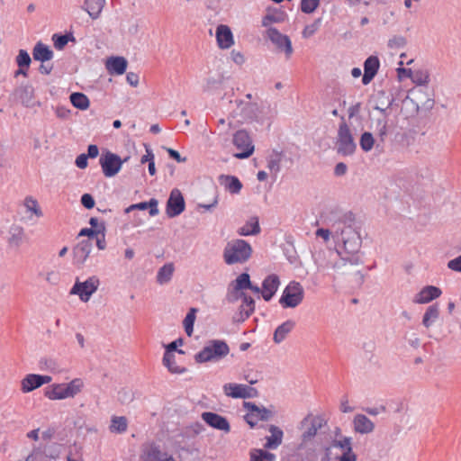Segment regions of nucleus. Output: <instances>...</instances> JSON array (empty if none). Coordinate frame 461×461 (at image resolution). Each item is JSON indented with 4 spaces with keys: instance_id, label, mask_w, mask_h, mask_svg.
<instances>
[{
    "instance_id": "obj_61",
    "label": "nucleus",
    "mask_w": 461,
    "mask_h": 461,
    "mask_svg": "<svg viewBox=\"0 0 461 461\" xmlns=\"http://www.w3.org/2000/svg\"><path fill=\"white\" fill-rule=\"evenodd\" d=\"M317 237H321L324 240L325 242L330 240V236L334 239V231L333 229L329 227L328 229H318L315 232Z\"/></svg>"
},
{
    "instance_id": "obj_12",
    "label": "nucleus",
    "mask_w": 461,
    "mask_h": 461,
    "mask_svg": "<svg viewBox=\"0 0 461 461\" xmlns=\"http://www.w3.org/2000/svg\"><path fill=\"white\" fill-rule=\"evenodd\" d=\"M99 163L104 175L106 177H112L121 170L123 161L117 154L106 151L101 156Z\"/></svg>"
},
{
    "instance_id": "obj_25",
    "label": "nucleus",
    "mask_w": 461,
    "mask_h": 461,
    "mask_svg": "<svg viewBox=\"0 0 461 461\" xmlns=\"http://www.w3.org/2000/svg\"><path fill=\"white\" fill-rule=\"evenodd\" d=\"M27 237L24 229L19 225H13L9 230L8 244L12 248L18 249L26 241Z\"/></svg>"
},
{
    "instance_id": "obj_48",
    "label": "nucleus",
    "mask_w": 461,
    "mask_h": 461,
    "mask_svg": "<svg viewBox=\"0 0 461 461\" xmlns=\"http://www.w3.org/2000/svg\"><path fill=\"white\" fill-rule=\"evenodd\" d=\"M359 145L365 152L372 150L375 145V138L373 134L369 131L363 132L360 137Z\"/></svg>"
},
{
    "instance_id": "obj_20",
    "label": "nucleus",
    "mask_w": 461,
    "mask_h": 461,
    "mask_svg": "<svg viewBox=\"0 0 461 461\" xmlns=\"http://www.w3.org/2000/svg\"><path fill=\"white\" fill-rule=\"evenodd\" d=\"M143 461H176L167 452L160 449L159 446L151 444L144 452Z\"/></svg>"
},
{
    "instance_id": "obj_10",
    "label": "nucleus",
    "mask_w": 461,
    "mask_h": 461,
    "mask_svg": "<svg viewBox=\"0 0 461 461\" xmlns=\"http://www.w3.org/2000/svg\"><path fill=\"white\" fill-rule=\"evenodd\" d=\"M99 283V279L95 276H90L84 282L77 280L73 285L70 294L78 295L82 302L86 303L91 295L96 292Z\"/></svg>"
},
{
    "instance_id": "obj_45",
    "label": "nucleus",
    "mask_w": 461,
    "mask_h": 461,
    "mask_svg": "<svg viewBox=\"0 0 461 461\" xmlns=\"http://www.w3.org/2000/svg\"><path fill=\"white\" fill-rule=\"evenodd\" d=\"M281 153L277 151H274L272 155H270L267 160V168L270 170L272 174L275 176L277 175L281 169Z\"/></svg>"
},
{
    "instance_id": "obj_51",
    "label": "nucleus",
    "mask_w": 461,
    "mask_h": 461,
    "mask_svg": "<svg viewBox=\"0 0 461 461\" xmlns=\"http://www.w3.org/2000/svg\"><path fill=\"white\" fill-rule=\"evenodd\" d=\"M103 231H105L104 222H101L99 225V228H97V229H92V228L82 229L79 231L78 236H87L88 238H93V237L98 236L99 233H102Z\"/></svg>"
},
{
    "instance_id": "obj_26",
    "label": "nucleus",
    "mask_w": 461,
    "mask_h": 461,
    "mask_svg": "<svg viewBox=\"0 0 461 461\" xmlns=\"http://www.w3.org/2000/svg\"><path fill=\"white\" fill-rule=\"evenodd\" d=\"M45 396L50 400H63L67 398H71L67 387L66 384H53L50 387L45 389L44 393Z\"/></svg>"
},
{
    "instance_id": "obj_30",
    "label": "nucleus",
    "mask_w": 461,
    "mask_h": 461,
    "mask_svg": "<svg viewBox=\"0 0 461 461\" xmlns=\"http://www.w3.org/2000/svg\"><path fill=\"white\" fill-rule=\"evenodd\" d=\"M294 326L295 321L293 320H287L279 325L274 332L273 340L275 343L280 344L283 342L287 335L294 330Z\"/></svg>"
},
{
    "instance_id": "obj_35",
    "label": "nucleus",
    "mask_w": 461,
    "mask_h": 461,
    "mask_svg": "<svg viewBox=\"0 0 461 461\" xmlns=\"http://www.w3.org/2000/svg\"><path fill=\"white\" fill-rule=\"evenodd\" d=\"M388 116L379 115L377 118L372 120L375 124L376 134L381 142H384L388 133Z\"/></svg>"
},
{
    "instance_id": "obj_6",
    "label": "nucleus",
    "mask_w": 461,
    "mask_h": 461,
    "mask_svg": "<svg viewBox=\"0 0 461 461\" xmlns=\"http://www.w3.org/2000/svg\"><path fill=\"white\" fill-rule=\"evenodd\" d=\"M303 295L304 292L301 284L293 281L283 291L279 303L283 308H295L303 302Z\"/></svg>"
},
{
    "instance_id": "obj_59",
    "label": "nucleus",
    "mask_w": 461,
    "mask_h": 461,
    "mask_svg": "<svg viewBox=\"0 0 461 461\" xmlns=\"http://www.w3.org/2000/svg\"><path fill=\"white\" fill-rule=\"evenodd\" d=\"M184 344V339L182 338H179L172 342H170L167 347L166 352L173 353V351H176L178 354L184 355L185 351L182 349H177L179 346H182Z\"/></svg>"
},
{
    "instance_id": "obj_9",
    "label": "nucleus",
    "mask_w": 461,
    "mask_h": 461,
    "mask_svg": "<svg viewBox=\"0 0 461 461\" xmlns=\"http://www.w3.org/2000/svg\"><path fill=\"white\" fill-rule=\"evenodd\" d=\"M266 35L280 52H284L285 54L286 59H289L292 56L294 49L292 41L287 35L281 33L275 27H269L267 29Z\"/></svg>"
},
{
    "instance_id": "obj_2",
    "label": "nucleus",
    "mask_w": 461,
    "mask_h": 461,
    "mask_svg": "<svg viewBox=\"0 0 461 461\" xmlns=\"http://www.w3.org/2000/svg\"><path fill=\"white\" fill-rule=\"evenodd\" d=\"M252 252V247L248 241L237 239L227 242L222 257L227 265L244 264L251 258Z\"/></svg>"
},
{
    "instance_id": "obj_28",
    "label": "nucleus",
    "mask_w": 461,
    "mask_h": 461,
    "mask_svg": "<svg viewBox=\"0 0 461 461\" xmlns=\"http://www.w3.org/2000/svg\"><path fill=\"white\" fill-rule=\"evenodd\" d=\"M127 64L123 57H112L107 59L106 68L110 74L122 75L126 71Z\"/></svg>"
},
{
    "instance_id": "obj_58",
    "label": "nucleus",
    "mask_w": 461,
    "mask_h": 461,
    "mask_svg": "<svg viewBox=\"0 0 461 461\" xmlns=\"http://www.w3.org/2000/svg\"><path fill=\"white\" fill-rule=\"evenodd\" d=\"M273 416V412L264 406H261L255 412V417L258 420H268Z\"/></svg>"
},
{
    "instance_id": "obj_36",
    "label": "nucleus",
    "mask_w": 461,
    "mask_h": 461,
    "mask_svg": "<svg viewBox=\"0 0 461 461\" xmlns=\"http://www.w3.org/2000/svg\"><path fill=\"white\" fill-rule=\"evenodd\" d=\"M17 95L22 104L26 107L33 106V87L32 86H23L16 90Z\"/></svg>"
},
{
    "instance_id": "obj_27",
    "label": "nucleus",
    "mask_w": 461,
    "mask_h": 461,
    "mask_svg": "<svg viewBox=\"0 0 461 461\" xmlns=\"http://www.w3.org/2000/svg\"><path fill=\"white\" fill-rule=\"evenodd\" d=\"M104 5L105 0H85L82 9L85 10L92 19L95 20L99 18Z\"/></svg>"
},
{
    "instance_id": "obj_55",
    "label": "nucleus",
    "mask_w": 461,
    "mask_h": 461,
    "mask_svg": "<svg viewBox=\"0 0 461 461\" xmlns=\"http://www.w3.org/2000/svg\"><path fill=\"white\" fill-rule=\"evenodd\" d=\"M411 78L419 86H424L429 83V74L420 70L414 71Z\"/></svg>"
},
{
    "instance_id": "obj_24",
    "label": "nucleus",
    "mask_w": 461,
    "mask_h": 461,
    "mask_svg": "<svg viewBox=\"0 0 461 461\" xmlns=\"http://www.w3.org/2000/svg\"><path fill=\"white\" fill-rule=\"evenodd\" d=\"M354 430L359 434H369L374 431V422L364 414H357L353 419Z\"/></svg>"
},
{
    "instance_id": "obj_34",
    "label": "nucleus",
    "mask_w": 461,
    "mask_h": 461,
    "mask_svg": "<svg viewBox=\"0 0 461 461\" xmlns=\"http://www.w3.org/2000/svg\"><path fill=\"white\" fill-rule=\"evenodd\" d=\"M220 182L230 194H239L242 188L241 182L234 176L221 175Z\"/></svg>"
},
{
    "instance_id": "obj_16",
    "label": "nucleus",
    "mask_w": 461,
    "mask_h": 461,
    "mask_svg": "<svg viewBox=\"0 0 461 461\" xmlns=\"http://www.w3.org/2000/svg\"><path fill=\"white\" fill-rule=\"evenodd\" d=\"M93 244L89 240L78 242L73 249L74 264L81 267L92 251Z\"/></svg>"
},
{
    "instance_id": "obj_33",
    "label": "nucleus",
    "mask_w": 461,
    "mask_h": 461,
    "mask_svg": "<svg viewBox=\"0 0 461 461\" xmlns=\"http://www.w3.org/2000/svg\"><path fill=\"white\" fill-rule=\"evenodd\" d=\"M439 314L440 311L438 304L429 305L423 314L422 325L427 329L430 328L438 320Z\"/></svg>"
},
{
    "instance_id": "obj_31",
    "label": "nucleus",
    "mask_w": 461,
    "mask_h": 461,
    "mask_svg": "<svg viewBox=\"0 0 461 461\" xmlns=\"http://www.w3.org/2000/svg\"><path fill=\"white\" fill-rule=\"evenodd\" d=\"M32 56L35 60L41 62H46L53 58V51L49 46L40 42H37L32 50Z\"/></svg>"
},
{
    "instance_id": "obj_54",
    "label": "nucleus",
    "mask_w": 461,
    "mask_h": 461,
    "mask_svg": "<svg viewBox=\"0 0 461 461\" xmlns=\"http://www.w3.org/2000/svg\"><path fill=\"white\" fill-rule=\"evenodd\" d=\"M321 24V18H318L312 23L306 25L303 32V37L309 38L312 36L319 30Z\"/></svg>"
},
{
    "instance_id": "obj_47",
    "label": "nucleus",
    "mask_w": 461,
    "mask_h": 461,
    "mask_svg": "<svg viewBox=\"0 0 461 461\" xmlns=\"http://www.w3.org/2000/svg\"><path fill=\"white\" fill-rule=\"evenodd\" d=\"M276 456L267 450L255 449L250 454V461H275Z\"/></svg>"
},
{
    "instance_id": "obj_60",
    "label": "nucleus",
    "mask_w": 461,
    "mask_h": 461,
    "mask_svg": "<svg viewBox=\"0 0 461 461\" xmlns=\"http://www.w3.org/2000/svg\"><path fill=\"white\" fill-rule=\"evenodd\" d=\"M118 400L122 403H129L133 400V393L131 390L122 389L118 393Z\"/></svg>"
},
{
    "instance_id": "obj_52",
    "label": "nucleus",
    "mask_w": 461,
    "mask_h": 461,
    "mask_svg": "<svg viewBox=\"0 0 461 461\" xmlns=\"http://www.w3.org/2000/svg\"><path fill=\"white\" fill-rule=\"evenodd\" d=\"M320 0H302L301 10L304 14L313 13L319 6Z\"/></svg>"
},
{
    "instance_id": "obj_13",
    "label": "nucleus",
    "mask_w": 461,
    "mask_h": 461,
    "mask_svg": "<svg viewBox=\"0 0 461 461\" xmlns=\"http://www.w3.org/2000/svg\"><path fill=\"white\" fill-rule=\"evenodd\" d=\"M185 209V202L182 193L174 188L169 194L166 204V214L168 218L180 215Z\"/></svg>"
},
{
    "instance_id": "obj_38",
    "label": "nucleus",
    "mask_w": 461,
    "mask_h": 461,
    "mask_svg": "<svg viewBox=\"0 0 461 461\" xmlns=\"http://www.w3.org/2000/svg\"><path fill=\"white\" fill-rule=\"evenodd\" d=\"M23 393H30L39 387L41 384L39 382V375L30 374L27 375L21 382Z\"/></svg>"
},
{
    "instance_id": "obj_57",
    "label": "nucleus",
    "mask_w": 461,
    "mask_h": 461,
    "mask_svg": "<svg viewBox=\"0 0 461 461\" xmlns=\"http://www.w3.org/2000/svg\"><path fill=\"white\" fill-rule=\"evenodd\" d=\"M69 36L68 35H59V34H54L52 36V40L54 41V47L57 50H62L64 47L68 44L69 41Z\"/></svg>"
},
{
    "instance_id": "obj_46",
    "label": "nucleus",
    "mask_w": 461,
    "mask_h": 461,
    "mask_svg": "<svg viewBox=\"0 0 461 461\" xmlns=\"http://www.w3.org/2000/svg\"><path fill=\"white\" fill-rule=\"evenodd\" d=\"M84 381L81 378H75L69 383L66 384L67 390L71 398L77 395L84 388Z\"/></svg>"
},
{
    "instance_id": "obj_44",
    "label": "nucleus",
    "mask_w": 461,
    "mask_h": 461,
    "mask_svg": "<svg viewBox=\"0 0 461 461\" xmlns=\"http://www.w3.org/2000/svg\"><path fill=\"white\" fill-rule=\"evenodd\" d=\"M127 427H128V424H127V419L123 416H120V417H113L112 419V423H111V426H110V430L112 432H117V433H122V432H125L127 430Z\"/></svg>"
},
{
    "instance_id": "obj_49",
    "label": "nucleus",
    "mask_w": 461,
    "mask_h": 461,
    "mask_svg": "<svg viewBox=\"0 0 461 461\" xmlns=\"http://www.w3.org/2000/svg\"><path fill=\"white\" fill-rule=\"evenodd\" d=\"M257 118H251V122H258L263 123L266 119H268L273 116L272 110L270 106L262 105L258 106V110L256 111Z\"/></svg>"
},
{
    "instance_id": "obj_43",
    "label": "nucleus",
    "mask_w": 461,
    "mask_h": 461,
    "mask_svg": "<svg viewBox=\"0 0 461 461\" xmlns=\"http://www.w3.org/2000/svg\"><path fill=\"white\" fill-rule=\"evenodd\" d=\"M196 312H197V309L191 308L183 321L185 331L187 334V336H189V337L193 334V331H194V321H195Z\"/></svg>"
},
{
    "instance_id": "obj_3",
    "label": "nucleus",
    "mask_w": 461,
    "mask_h": 461,
    "mask_svg": "<svg viewBox=\"0 0 461 461\" xmlns=\"http://www.w3.org/2000/svg\"><path fill=\"white\" fill-rule=\"evenodd\" d=\"M230 353L229 345L221 339L208 340L205 346L194 355L196 363L218 362Z\"/></svg>"
},
{
    "instance_id": "obj_7",
    "label": "nucleus",
    "mask_w": 461,
    "mask_h": 461,
    "mask_svg": "<svg viewBox=\"0 0 461 461\" xmlns=\"http://www.w3.org/2000/svg\"><path fill=\"white\" fill-rule=\"evenodd\" d=\"M236 107L230 112V117L237 119L238 122H250L251 118H257L256 111L258 105L256 103L245 102L242 100L235 101Z\"/></svg>"
},
{
    "instance_id": "obj_19",
    "label": "nucleus",
    "mask_w": 461,
    "mask_h": 461,
    "mask_svg": "<svg viewBox=\"0 0 461 461\" xmlns=\"http://www.w3.org/2000/svg\"><path fill=\"white\" fill-rule=\"evenodd\" d=\"M380 68V60L377 56H369L364 62V75L362 83L368 85L375 77Z\"/></svg>"
},
{
    "instance_id": "obj_40",
    "label": "nucleus",
    "mask_w": 461,
    "mask_h": 461,
    "mask_svg": "<svg viewBox=\"0 0 461 461\" xmlns=\"http://www.w3.org/2000/svg\"><path fill=\"white\" fill-rule=\"evenodd\" d=\"M163 364L172 374H182L185 371V368L176 365L175 355L170 352H165Z\"/></svg>"
},
{
    "instance_id": "obj_39",
    "label": "nucleus",
    "mask_w": 461,
    "mask_h": 461,
    "mask_svg": "<svg viewBox=\"0 0 461 461\" xmlns=\"http://www.w3.org/2000/svg\"><path fill=\"white\" fill-rule=\"evenodd\" d=\"M285 14L282 11L268 13L262 18V26L268 29L269 27H272V23H283L285 20Z\"/></svg>"
},
{
    "instance_id": "obj_32",
    "label": "nucleus",
    "mask_w": 461,
    "mask_h": 461,
    "mask_svg": "<svg viewBox=\"0 0 461 461\" xmlns=\"http://www.w3.org/2000/svg\"><path fill=\"white\" fill-rule=\"evenodd\" d=\"M158 202L155 198H151L149 202H141L139 203L131 204L129 207L125 209V212L129 213L130 212L133 210H146L149 209V215L150 216H156L158 214L159 211L158 208Z\"/></svg>"
},
{
    "instance_id": "obj_21",
    "label": "nucleus",
    "mask_w": 461,
    "mask_h": 461,
    "mask_svg": "<svg viewBox=\"0 0 461 461\" xmlns=\"http://www.w3.org/2000/svg\"><path fill=\"white\" fill-rule=\"evenodd\" d=\"M441 290L433 285H427L423 287L415 296L413 302L415 303H429L434 299L438 298L441 295Z\"/></svg>"
},
{
    "instance_id": "obj_4",
    "label": "nucleus",
    "mask_w": 461,
    "mask_h": 461,
    "mask_svg": "<svg viewBox=\"0 0 461 461\" xmlns=\"http://www.w3.org/2000/svg\"><path fill=\"white\" fill-rule=\"evenodd\" d=\"M356 149L357 144L354 140L351 131L347 122H345L344 118H342V121L339 126L337 135V153L343 157L351 156L355 153Z\"/></svg>"
},
{
    "instance_id": "obj_5",
    "label": "nucleus",
    "mask_w": 461,
    "mask_h": 461,
    "mask_svg": "<svg viewBox=\"0 0 461 461\" xmlns=\"http://www.w3.org/2000/svg\"><path fill=\"white\" fill-rule=\"evenodd\" d=\"M327 424L326 420L321 415L308 413L299 423L298 429L302 431L301 439L303 443L312 441L319 429Z\"/></svg>"
},
{
    "instance_id": "obj_64",
    "label": "nucleus",
    "mask_w": 461,
    "mask_h": 461,
    "mask_svg": "<svg viewBox=\"0 0 461 461\" xmlns=\"http://www.w3.org/2000/svg\"><path fill=\"white\" fill-rule=\"evenodd\" d=\"M332 447L331 445L325 446L323 447V455L321 457V461H332L334 460V456H332Z\"/></svg>"
},
{
    "instance_id": "obj_37",
    "label": "nucleus",
    "mask_w": 461,
    "mask_h": 461,
    "mask_svg": "<svg viewBox=\"0 0 461 461\" xmlns=\"http://www.w3.org/2000/svg\"><path fill=\"white\" fill-rule=\"evenodd\" d=\"M260 232L258 219L257 217L251 218L246 222L244 226L239 229L238 233L240 236L257 235Z\"/></svg>"
},
{
    "instance_id": "obj_23",
    "label": "nucleus",
    "mask_w": 461,
    "mask_h": 461,
    "mask_svg": "<svg viewBox=\"0 0 461 461\" xmlns=\"http://www.w3.org/2000/svg\"><path fill=\"white\" fill-rule=\"evenodd\" d=\"M216 40L221 49H229L234 44L232 32L227 25L221 24L217 27Z\"/></svg>"
},
{
    "instance_id": "obj_22",
    "label": "nucleus",
    "mask_w": 461,
    "mask_h": 461,
    "mask_svg": "<svg viewBox=\"0 0 461 461\" xmlns=\"http://www.w3.org/2000/svg\"><path fill=\"white\" fill-rule=\"evenodd\" d=\"M280 285L279 277L276 275L267 276L262 284V297L268 302L274 296Z\"/></svg>"
},
{
    "instance_id": "obj_56",
    "label": "nucleus",
    "mask_w": 461,
    "mask_h": 461,
    "mask_svg": "<svg viewBox=\"0 0 461 461\" xmlns=\"http://www.w3.org/2000/svg\"><path fill=\"white\" fill-rule=\"evenodd\" d=\"M407 41L403 36L396 35L388 41L387 46L390 49H401L406 45Z\"/></svg>"
},
{
    "instance_id": "obj_17",
    "label": "nucleus",
    "mask_w": 461,
    "mask_h": 461,
    "mask_svg": "<svg viewBox=\"0 0 461 461\" xmlns=\"http://www.w3.org/2000/svg\"><path fill=\"white\" fill-rule=\"evenodd\" d=\"M240 298L242 299V303L240 306L239 312L233 317L234 321L237 322H242L247 320L255 310V301L251 296L241 292Z\"/></svg>"
},
{
    "instance_id": "obj_50",
    "label": "nucleus",
    "mask_w": 461,
    "mask_h": 461,
    "mask_svg": "<svg viewBox=\"0 0 461 461\" xmlns=\"http://www.w3.org/2000/svg\"><path fill=\"white\" fill-rule=\"evenodd\" d=\"M24 206L27 211L32 212L36 216L41 217L42 215L39 203L33 197L27 196L24 200Z\"/></svg>"
},
{
    "instance_id": "obj_29",
    "label": "nucleus",
    "mask_w": 461,
    "mask_h": 461,
    "mask_svg": "<svg viewBox=\"0 0 461 461\" xmlns=\"http://www.w3.org/2000/svg\"><path fill=\"white\" fill-rule=\"evenodd\" d=\"M269 432L271 433V436L267 437L265 447L268 449H276L282 444L284 432L280 428L275 425L269 426Z\"/></svg>"
},
{
    "instance_id": "obj_1",
    "label": "nucleus",
    "mask_w": 461,
    "mask_h": 461,
    "mask_svg": "<svg viewBox=\"0 0 461 461\" xmlns=\"http://www.w3.org/2000/svg\"><path fill=\"white\" fill-rule=\"evenodd\" d=\"M326 224L333 229L334 240L341 241L346 252L352 254L349 258H341L332 265L340 274H349V267L359 266L363 261L357 254L362 245V239L357 226L355 215L350 211H331L325 218Z\"/></svg>"
},
{
    "instance_id": "obj_14",
    "label": "nucleus",
    "mask_w": 461,
    "mask_h": 461,
    "mask_svg": "<svg viewBox=\"0 0 461 461\" xmlns=\"http://www.w3.org/2000/svg\"><path fill=\"white\" fill-rule=\"evenodd\" d=\"M224 393L231 398H240V399H247V398H254L257 397L258 393V390L246 385V384H234V383H229L225 384L222 387Z\"/></svg>"
},
{
    "instance_id": "obj_18",
    "label": "nucleus",
    "mask_w": 461,
    "mask_h": 461,
    "mask_svg": "<svg viewBox=\"0 0 461 461\" xmlns=\"http://www.w3.org/2000/svg\"><path fill=\"white\" fill-rule=\"evenodd\" d=\"M251 286L250 276L248 273L240 274L233 282V291L227 295V300L230 303L237 301L240 297L243 290Z\"/></svg>"
},
{
    "instance_id": "obj_53",
    "label": "nucleus",
    "mask_w": 461,
    "mask_h": 461,
    "mask_svg": "<svg viewBox=\"0 0 461 461\" xmlns=\"http://www.w3.org/2000/svg\"><path fill=\"white\" fill-rule=\"evenodd\" d=\"M31 61L32 59L29 53L24 50H20L16 57V62L19 68H29Z\"/></svg>"
},
{
    "instance_id": "obj_15",
    "label": "nucleus",
    "mask_w": 461,
    "mask_h": 461,
    "mask_svg": "<svg viewBox=\"0 0 461 461\" xmlns=\"http://www.w3.org/2000/svg\"><path fill=\"white\" fill-rule=\"evenodd\" d=\"M201 417L207 425L215 429L221 430L225 433L230 431V425L228 420L218 413L204 411L202 413Z\"/></svg>"
},
{
    "instance_id": "obj_8",
    "label": "nucleus",
    "mask_w": 461,
    "mask_h": 461,
    "mask_svg": "<svg viewBox=\"0 0 461 461\" xmlns=\"http://www.w3.org/2000/svg\"><path fill=\"white\" fill-rule=\"evenodd\" d=\"M232 143L240 150L239 153L234 155L237 158H247L254 152L252 140L245 130L237 131L233 134Z\"/></svg>"
},
{
    "instance_id": "obj_11",
    "label": "nucleus",
    "mask_w": 461,
    "mask_h": 461,
    "mask_svg": "<svg viewBox=\"0 0 461 461\" xmlns=\"http://www.w3.org/2000/svg\"><path fill=\"white\" fill-rule=\"evenodd\" d=\"M333 448H339L342 451L341 456H335L334 460L338 461H357V455L352 448V438L350 437H333L330 443Z\"/></svg>"
},
{
    "instance_id": "obj_42",
    "label": "nucleus",
    "mask_w": 461,
    "mask_h": 461,
    "mask_svg": "<svg viewBox=\"0 0 461 461\" xmlns=\"http://www.w3.org/2000/svg\"><path fill=\"white\" fill-rule=\"evenodd\" d=\"M71 104L77 109L86 110L89 107L90 102L87 96L79 92L72 93L69 96Z\"/></svg>"
},
{
    "instance_id": "obj_62",
    "label": "nucleus",
    "mask_w": 461,
    "mask_h": 461,
    "mask_svg": "<svg viewBox=\"0 0 461 461\" xmlns=\"http://www.w3.org/2000/svg\"><path fill=\"white\" fill-rule=\"evenodd\" d=\"M81 203L86 209H92L95 206V199L90 194H84L81 196Z\"/></svg>"
},
{
    "instance_id": "obj_41",
    "label": "nucleus",
    "mask_w": 461,
    "mask_h": 461,
    "mask_svg": "<svg viewBox=\"0 0 461 461\" xmlns=\"http://www.w3.org/2000/svg\"><path fill=\"white\" fill-rule=\"evenodd\" d=\"M174 270L175 268L172 263L165 264L158 272L157 282L160 285L168 283L172 278Z\"/></svg>"
},
{
    "instance_id": "obj_63",
    "label": "nucleus",
    "mask_w": 461,
    "mask_h": 461,
    "mask_svg": "<svg viewBox=\"0 0 461 461\" xmlns=\"http://www.w3.org/2000/svg\"><path fill=\"white\" fill-rule=\"evenodd\" d=\"M447 267L453 271L461 272V255L447 262Z\"/></svg>"
}]
</instances>
